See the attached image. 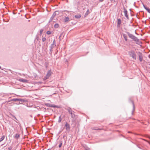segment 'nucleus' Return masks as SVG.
Returning a JSON list of instances; mask_svg holds the SVG:
<instances>
[{
  "instance_id": "obj_25",
  "label": "nucleus",
  "mask_w": 150,
  "mask_h": 150,
  "mask_svg": "<svg viewBox=\"0 0 150 150\" xmlns=\"http://www.w3.org/2000/svg\"><path fill=\"white\" fill-rule=\"evenodd\" d=\"M47 35H50L51 34V32L50 31H47Z\"/></svg>"
},
{
  "instance_id": "obj_17",
  "label": "nucleus",
  "mask_w": 150,
  "mask_h": 150,
  "mask_svg": "<svg viewBox=\"0 0 150 150\" xmlns=\"http://www.w3.org/2000/svg\"><path fill=\"white\" fill-rule=\"evenodd\" d=\"M69 20V18L68 17H65L64 19V21L65 22H68Z\"/></svg>"
},
{
  "instance_id": "obj_33",
  "label": "nucleus",
  "mask_w": 150,
  "mask_h": 150,
  "mask_svg": "<svg viewBox=\"0 0 150 150\" xmlns=\"http://www.w3.org/2000/svg\"><path fill=\"white\" fill-rule=\"evenodd\" d=\"M110 1H111V2H112L113 1H115V0H110Z\"/></svg>"
},
{
  "instance_id": "obj_8",
  "label": "nucleus",
  "mask_w": 150,
  "mask_h": 150,
  "mask_svg": "<svg viewBox=\"0 0 150 150\" xmlns=\"http://www.w3.org/2000/svg\"><path fill=\"white\" fill-rule=\"evenodd\" d=\"M18 81L20 82L25 83H27L28 82V81L27 80L22 78L19 79H18Z\"/></svg>"
},
{
  "instance_id": "obj_9",
  "label": "nucleus",
  "mask_w": 150,
  "mask_h": 150,
  "mask_svg": "<svg viewBox=\"0 0 150 150\" xmlns=\"http://www.w3.org/2000/svg\"><path fill=\"white\" fill-rule=\"evenodd\" d=\"M55 42V40H54L53 43L51 44V46H50V51L51 52V50L53 48V47H54V44Z\"/></svg>"
},
{
  "instance_id": "obj_15",
  "label": "nucleus",
  "mask_w": 150,
  "mask_h": 150,
  "mask_svg": "<svg viewBox=\"0 0 150 150\" xmlns=\"http://www.w3.org/2000/svg\"><path fill=\"white\" fill-rule=\"evenodd\" d=\"M71 115V117L73 118H74L75 117V115L74 113V112L72 111L71 112V113H70Z\"/></svg>"
},
{
  "instance_id": "obj_38",
  "label": "nucleus",
  "mask_w": 150,
  "mask_h": 150,
  "mask_svg": "<svg viewBox=\"0 0 150 150\" xmlns=\"http://www.w3.org/2000/svg\"><path fill=\"white\" fill-rule=\"evenodd\" d=\"M135 2H134V4H135Z\"/></svg>"
},
{
  "instance_id": "obj_28",
  "label": "nucleus",
  "mask_w": 150,
  "mask_h": 150,
  "mask_svg": "<svg viewBox=\"0 0 150 150\" xmlns=\"http://www.w3.org/2000/svg\"><path fill=\"white\" fill-rule=\"evenodd\" d=\"M12 149V147L10 146L8 147V149L9 150H11Z\"/></svg>"
},
{
  "instance_id": "obj_30",
  "label": "nucleus",
  "mask_w": 150,
  "mask_h": 150,
  "mask_svg": "<svg viewBox=\"0 0 150 150\" xmlns=\"http://www.w3.org/2000/svg\"><path fill=\"white\" fill-rule=\"evenodd\" d=\"M143 7L145 9V8H146V7L144 4H143Z\"/></svg>"
},
{
  "instance_id": "obj_34",
  "label": "nucleus",
  "mask_w": 150,
  "mask_h": 150,
  "mask_svg": "<svg viewBox=\"0 0 150 150\" xmlns=\"http://www.w3.org/2000/svg\"><path fill=\"white\" fill-rule=\"evenodd\" d=\"M55 108L56 107V106L55 105H54L53 106Z\"/></svg>"
},
{
  "instance_id": "obj_13",
  "label": "nucleus",
  "mask_w": 150,
  "mask_h": 150,
  "mask_svg": "<svg viewBox=\"0 0 150 150\" xmlns=\"http://www.w3.org/2000/svg\"><path fill=\"white\" fill-rule=\"evenodd\" d=\"M66 110H67L69 113L70 114V113H71V112H72V111L71 110V109L70 108H68L66 109Z\"/></svg>"
},
{
  "instance_id": "obj_16",
  "label": "nucleus",
  "mask_w": 150,
  "mask_h": 150,
  "mask_svg": "<svg viewBox=\"0 0 150 150\" xmlns=\"http://www.w3.org/2000/svg\"><path fill=\"white\" fill-rule=\"evenodd\" d=\"M89 13V10L88 9L84 15V17H86V16H87Z\"/></svg>"
},
{
  "instance_id": "obj_36",
  "label": "nucleus",
  "mask_w": 150,
  "mask_h": 150,
  "mask_svg": "<svg viewBox=\"0 0 150 150\" xmlns=\"http://www.w3.org/2000/svg\"><path fill=\"white\" fill-rule=\"evenodd\" d=\"M1 66H0V69H1Z\"/></svg>"
},
{
  "instance_id": "obj_4",
  "label": "nucleus",
  "mask_w": 150,
  "mask_h": 150,
  "mask_svg": "<svg viewBox=\"0 0 150 150\" xmlns=\"http://www.w3.org/2000/svg\"><path fill=\"white\" fill-rule=\"evenodd\" d=\"M59 13V12L57 11H56L55 12H54L53 14H52V16L51 17L50 20L49 21V23H50V22H51L53 20L54 18V17L57 14H58Z\"/></svg>"
},
{
  "instance_id": "obj_12",
  "label": "nucleus",
  "mask_w": 150,
  "mask_h": 150,
  "mask_svg": "<svg viewBox=\"0 0 150 150\" xmlns=\"http://www.w3.org/2000/svg\"><path fill=\"white\" fill-rule=\"evenodd\" d=\"M81 16V14H79L75 15L74 17L76 18L79 19L80 18Z\"/></svg>"
},
{
  "instance_id": "obj_18",
  "label": "nucleus",
  "mask_w": 150,
  "mask_h": 150,
  "mask_svg": "<svg viewBox=\"0 0 150 150\" xmlns=\"http://www.w3.org/2000/svg\"><path fill=\"white\" fill-rule=\"evenodd\" d=\"M5 136L4 135L1 138H0V142L2 141L5 138Z\"/></svg>"
},
{
  "instance_id": "obj_7",
  "label": "nucleus",
  "mask_w": 150,
  "mask_h": 150,
  "mask_svg": "<svg viewBox=\"0 0 150 150\" xmlns=\"http://www.w3.org/2000/svg\"><path fill=\"white\" fill-rule=\"evenodd\" d=\"M51 75V72L50 71H49L47 72L46 75V76L45 77V78L46 79H47L49 78L50 76Z\"/></svg>"
},
{
  "instance_id": "obj_19",
  "label": "nucleus",
  "mask_w": 150,
  "mask_h": 150,
  "mask_svg": "<svg viewBox=\"0 0 150 150\" xmlns=\"http://www.w3.org/2000/svg\"><path fill=\"white\" fill-rule=\"evenodd\" d=\"M18 98H13L11 100V101H18Z\"/></svg>"
},
{
  "instance_id": "obj_14",
  "label": "nucleus",
  "mask_w": 150,
  "mask_h": 150,
  "mask_svg": "<svg viewBox=\"0 0 150 150\" xmlns=\"http://www.w3.org/2000/svg\"><path fill=\"white\" fill-rule=\"evenodd\" d=\"M123 36L124 37V38L125 40L126 41H127L128 40H127V35L125 34H123Z\"/></svg>"
},
{
  "instance_id": "obj_2",
  "label": "nucleus",
  "mask_w": 150,
  "mask_h": 150,
  "mask_svg": "<svg viewBox=\"0 0 150 150\" xmlns=\"http://www.w3.org/2000/svg\"><path fill=\"white\" fill-rule=\"evenodd\" d=\"M128 54L130 57L135 60L137 59V54L133 50H131L128 52Z\"/></svg>"
},
{
  "instance_id": "obj_24",
  "label": "nucleus",
  "mask_w": 150,
  "mask_h": 150,
  "mask_svg": "<svg viewBox=\"0 0 150 150\" xmlns=\"http://www.w3.org/2000/svg\"><path fill=\"white\" fill-rule=\"evenodd\" d=\"M43 30L42 29H41L40 30V36L41 35L42 33V32H43Z\"/></svg>"
},
{
  "instance_id": "obj_21",
  "label": "nucleus",
  "mask_w": 150,
  "mask_h": 150,
  "mask_svg": "<svg viewBox=\"0 0 150 150\" xmlns=\"http://www.w3.org/2000/svg\"><path fill=\"white\" fill-rule=\"evenodd\" d=\"M59 27V25L58 24L56 23L54 25V27L55 28H57Z\"/></svg>"
},
{
  "instance_id": "obj_23",
  "label": "nucleus",
  "mask_w": 150,
  "mask_h": 150,
  "mask_svg": "<svg viewBox=\"0 0 150 150\" xmlns=\"http://www.w3.org/2000/svg\"><path fill=\"white\" fill-rule=\"evenodd\" d=\"M62 141H61L60 142V143L59 145V148L60 147L62 146Z\"/></svg>"
},
{
  "instance_id": "obj_6",
  "label": "nucleus",
  "mask_w": 150,
  "mask_h": 150,
  "mask_svg": "<svg viewBox=\"0 0 150 150\" xmlns=\"http://www.w3.org/2000/svg\"><path fill=\"white\" fill-rule=\"evenodd\" d=\"M66 129L67 131H69L70 130V126L68 123L66 122L65 125Z\"/></svg>"
},
{
  "instance_id": "obj_22",
  "label": "nucleus",
  "mask_w": 150,
  "mask_h": 150,
  "mask_svg": "<svg viewBox=\"0 0 150 150\" xmlns=\"http://www.w3.org/2000/svg\"><path fill=\"white\" fill-rule=\"evenodd\" d=\"M61 120H62V118H61V116H60L59 118L58 122L59 123L61 121Z\"/></svg>"
},
{
  "instance_id": "obj_10",
  "label": "nucleus",
  "mask_w": 150,
  "mask_h": 150,
  "mask_svg": "<svg viewBox=\"0 0 150 150\" xmlns=\"http://www.w3.org/2000/svg\"><path fill=\"white\" fill-rule=\"evenodd\" d=\"M20 137V134H19L17 133L15 135V136H14V138L16 139H18Z\"/></svg>"
},
{
  "instance_id": "obj_35",
  "label": "nucleus",
  "mask_w": 150,
  "mask_h": 150,
  "mask_svg": "<svg viewBox=\"0 0 150 150\" xmlns=\"http://www.w3.org/2000/svg\"><path fill=\"white\" fill-rule=\"evenodd\" d=\"M14 118H15L16 119V117H15V116H14Z\"/></svg>"
},
{
  "instance_id": "obj_37",
  "label": "nucleus",
  "mask_w": 150,
  "mask_h": 150,
  "mask_svg": "<svg viewBox=\"0 0 150 150\" xmlns=\"http://www.w3.org/2000/svg\"><path fill=\"white\" fill-rule=\"evenodd\" d=\"M128 132V133H130V132Z\"/></svg>"
},
{
  "instance_id": "obj_1",
  "label": "nucleus",
  "mask_w": 150,
  "mask_h": 150,
  "mask_svg": "<svg viewBox=\"0 0 150 150\" xmlns=\"http://www.w3.org/2000/svg\"><path fill=\"white\" fill-rule=\"evenodd\" d=\"M127 33L129 37L132 39L133 40L135 41L137 44L139 45L140 43H141L139 41V39H138L134 35L129 33L128 32H127Z\"/></svg>"
},
{
  "instance_id": "obj_29",
  "label": "nucleus",
  "mask_w": 150,
  "mask_h": 150,
  "mask_svg": "<svg viewBox=\"0 0 150 150\" xmlns=\"http://www.w3.org/2000/svg\"><path fill=\"white\" fill-rule=\"evenodd\" d=\"M145 9L147 11H148L149 10V9H150L149 8H148V7H146V8H145Z\"/></svg>"
},
{
  "instance_id": "obj_20",
  "label": "nucleus",
  "mask_w": 150,
  "mask_h": 150,
  "mask_svg": "<svg viewBox=\"0 0 150 150\" xmlns=\"http://www.w3.org/2000/svg\"><path fill=\"white\" fill-rule=\"evenodd\" d=\"M18 101H21L22 102H24L25 101V100L23 99L18 98Z\"/></svg>"
},
{
  "instance_id": "obj_5",
  "label": "nucleus",
  "mask_w": 150,
  "mask_h": 150,
  "mask_svg": "<svg viewBox=\"0 0 150 150\" xmlns=\"http://www.w3.org/2000/svg\"><path fill=\"white\" fill-rule=\"evenodd\" d=\"M124 13L125 14V16L128 19H129V17H128V16L127 14V11L125 8H123Z\"/></svg>"
},
{
  "instance_id": "obj_26",
  "label": "nucleus",
  "mask_w": 150,
  "mask_h": 150,
  "mask_svg": "<svg viewBox=\"0 0 150 150\" xmlns=\"http://www.w3.org/2000/svg\"><path fill=\"white\" fill-rule=\"evenodd\" d=\"M46 38H42V41L43 42H44L46 40Z\"/></svg>"
},
{
  "instance_id": "obj_3",
  "label": "nucleus",
  "mask_w": 150,
  "mask_h": 150,
  "mask_svg": "<svg viewBox=\"0 0 150 150\" xmlns=\"http://www.w3.org/2000/svg\"><path fill=\"white\" fill-rule=\"evenodd\" d=\"M137 54L140 62H142L143 60V54L142 53L140 52H138Z\"/></svg>"
},
{
  "instance_id": "obj_11",
  "label": "nucleus",
  "mask_w": 150,
  "mask_h": 150,
  "mask_svg": "<svg viewBox=\"0 0 150 150\" xmlns=\"http://www.w3.org/2000/svg\"><path fill=\"white\" fill-rule=\"evenodd\" d=\"M121 23V20L120 19H118L117 20V26L118 27H119L120 26V25Z\"/></svg>"
},
{
  "instance_id": "obj_27",
  "label": "nucleus",
  "mask_w": 150,
  "mask_h": 150,
  "mask_svg": "<svg viewBox=\"0 0 150 150\" xmlns=\"http://www.w3.org/2000/svg\"><path fill=\"white\" fill-rule=\"evenodd\" d=\"M132 104H133V110L132 111V112H133L134 111V103H133V101H132Z\"/></svg>"
},
{
  "instance_id": "obj_32",
  "label": "nucleus",
  "mask_w": 150,
  "mask_h": 150,
  "mask_svg": "<svg viewBox=\"0 0 150 150\" xmlns=\"http://www.w3.org/2000/svg\"><path fill=\"white\" fill-rule=\"evenodd\" d=\"M147 12L150 13V9H149Z\"/></svg>"
},
{
  "instance_id": "obj_31",
  "label": "nucleus",
  "mask_w": 150,
  "mask_h": 150,
  "mask_svg": "<svg viewBox=\"0 0 150 150\" xmlns=\"http://www.w3.org/2000/svg\"><path fill=\"white\" fill-rule=\"evenodd\" d=\"M104 0H99V1L100 2H102Z\"/></svg>"
}]
</instances>
